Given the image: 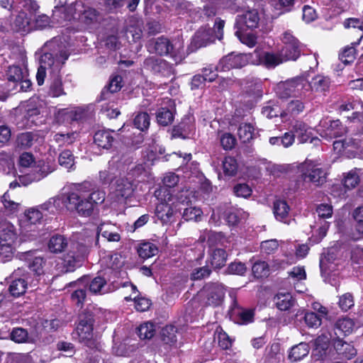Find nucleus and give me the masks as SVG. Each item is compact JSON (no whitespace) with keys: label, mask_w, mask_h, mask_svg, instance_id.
Here are the masks:
<instances>
[{"label":"nucleus","mask_w":363,"mask_h":363,"mask_svg":"<svg viewBox=\"0 0 363 363\" xmlns=\"http://www.w3.org/2000/svg\"><path fill=\"white\" fill-rule=\"evenodd\" d=\"M55 40L45 44V48H48L52 52H45L41 56L40 65L36 74V81L39 86L43 85L46 77V71L48 69L50 73L48 94L52 97H60L66 95L60 72L68 59L69 53L65 48L55 49Z\"/></svg>","instance_id":"nucleus-1"},{"label":"nucleus","mask_w":363,"mask_h":363,"mask_svg":"<svg viewBox=\"0 0 363 363\" xmlns=\"http://www.w3.org/2000/svg\"><path fill=\"white\" fill-rule=\"evenodd\" d=\"M298 178L297 188L306 189L309 184L316 186H320L326 182L327 173L320 165L311 160H306L298 167Z\"/></svg>","instance_id":"nucleus-2"},{"label":"nucleus","mask_w":363,"mask_h":363,"mask_svg":"<svg viewBox=\"0 0 363 363\" xmlns=\"http://www.w3.org/2000/svg\"><path fill=\"white\" fill-rule=\"evenodd\" d=\"M90 186L89 182H84L77 191L66 195V208L70 211H77L82 216H89L92 213L94 206L82 189Z\"/></svg>","instance_id":"nucleus-3"},{"label":"nucleus","mask_w":363,"mask_h":363,"mask_svg":"<svg viewBox=\"0 0 363 363\" xmlns=\"http://www.w3.org/2000/svg\"><path fill=\"white\" fill-rule=\"evenodd\" d=\"M308 91H309L308 81L303 77H297L281 82L276 87V94L281 99L302 96Z\"/></svg>","instance_id":"nucleus-4"},{"label":"nucleus","mask_w":363,"mask_h":363,"mask_svg":"<svg viewBox=\"0 0 363 363\" xmlns=\"http://www.w3.org/2000/svg\"><path fill=\"white\" fill-rule=\"evenodd\" d=\"M118 274V271L110 270L96 276L89 283V291L94 294H104L118 289L120 285L116 280Z\"/></svg>","instance_id":"nucleus-5"},{"label":"nucleus","mask_w":363,"mask_h":363,"mask_svg":"<svg viewBox=\"0 0 363 363\" xmlns=\"http://www.w3.org/2000/svg\"><path fill=\"white\" fill-rule=\"evenodd\" d=\"M57 254L56 267L63 273L73 272L82 265L84 256L79 251H53Z\"/></svg>","instance_id":"nucleus-6"},{"label":"nucleus","mask_w":363,"mask_h":363,"mask_svg":"<svg viewBox=\"0 0 363 363\" xmlns=\"http://www.w3.org/2000/svg\"><path fill=\"white\" fill-rule=\"evenodd\" d=\"M52 18L58 23L69 21L77 13L79 7H83V0H76L67 4V0H55Z\"/></svg>","instance_id":"nucleus-7"},{"label":"nucleus","mask_w":363,"mask_h":363,"mask_svg":"<svg viewBox=\"0 0 363 363\" xmlns=\"http://www.w3.org/2000/svg\"><path fill=\"white\" fill-rule=\"evenodd\" d=\"M94 313L89 310H84L79 317L77 333L81 342L89 346L93 337Z\"/></svg>","instance_id":"nucleus-8"},{"label":"nucleus","mask_w":363,"mask_h":363,"mask_svg":"<svg viewBox=\"0 0 363 363\" xmlns=\"http://www.w3.org/2000/svg\"><path fill=\"white\" fill-rule=\"evenodd\" d=\"M252 53L243 54L232 52L223 57L217 65V69L221 72L228 71L231 69L241 68L248 63L252 64Z\"/></svg>","instance_id":"nucleus-9"},{"label":"nucleus","mask_w":363,"mask_h":363,"mask_svg":"<svg viewBox=\"0 0 363 363\" xmlns=\"http://www.w3.org/2000/svg\"><path fill=\"white\" fill-rule=\"evenodd\" d=\"M201 296L203 297L206 305L213 307L218 306L221 304L223 300L225 289L221 284L208 283L203 286Z\"/></svg>","instance_id":"nucleus-10"},{"label":"nucleus","mask_w":363,"mask_h":363,"mask_svg":"<svg viewBox=\"0 0 363 363\" xmlns=\"http://www.w3.org/2000/svg\"><path fill=\"white\" fill-rule=\"evenodd\" d=\"M252 65H262L268 69L274 68L284 62L280 52H264L256 49L252 52Z\"/></svg>","instance_id":"nucleus-11"},{"label":"nucleus","mask_w":363,"mask_h":363,"mask_svg":"<svg viewBox=\"0 0 363 363\" xmlns=\"http://www.w3.org/2000/svg\"><path fill=\"white\" fill-rule=\"evenodd\" d=\"M312 356L316 360H323L330 357L333 352L330 346V337L325 334L318 336L311 341Z\"/></svg>","instance_id":"nucleus-12"},{"label":"nucleus","mask_w":363,"mask_h":363,"mask_svg":"<svg viewBox=\"0 0 363 363\" xmlns=\"http://www.w3.org/2000/svg\"><path fill=\"white\" fill-rule=\"evenodd\" d=\"M228 242L227 238L222 233H216L205 230L203 231L196 241V247L213 248L219 246L225 247V243Z\"/></svg>","instance_id":"nucleus-13"},{"label":"nucleus","mask_w":363,"mask_h":363,"mask_svg":"<svg viewBox=\"0 0 363 363\" xmlns=\"http://www.w3.org/2000/svg\"><path fill=\"white\" fill-rule=\"evenodd\" d=\"M43 216V212L38 206L27 209L24 213L23 219L21 221L22 233L34 231L36 225L41 223Z\"/></svg>","instance_id":"nucleus-14"},{"label":"nucleus","mask_w":363,"mask_h":363,"mask_svg":"<svg viewBox=\"0 0 363 363\" xmlns=\"http://www.w3.org/2000/svg\"><path fill=\"white\" fill-rule=\"evenodd\" d=\"M259 21L258 12L256 10L247 11L243 14L238 15L236 17L235 27L238 29L236 34L239 31H242L247 28H255L257 27Z\"/></svg>","instance_id":"nucleus-15"},{"label":"nucleus","mask_w":363,"mask_h":363,"mask_svg":"<svg viewBox=\"0 0 363 363\" xmlns=\"http://www.w3.org/2000/svg\"><path fill=\"white\" fill-rule=\"evenodd\" d=\"M228 313L231 319L241 324H247L253 320L254 311L240 307L235 298H233Z\"/></svg>","instance_id":"nucleus-16"},{"label":"nucleus","mask_w":363,"mask_h":363,"mask_svg":"<svg viewBox=\"0 0 363 363\" xmlns=\"http://www.w3.org/2000/svg\"><path fill=\"white\" fill-rule=\"evenodd\" d=\"M147 49L150 52L167 55L173 53L174 45L167 38L162 36L150 40Z\"/></svg>","instance_id":"nucleus-17"},{"label":"nucleus","mask_w":363,"mask_h":363,"mask_svg":"<svg viewBox=\"0 0 363 363\" xmlns=\"http://www.w3.org/2000/svg\"><path fill=\"white\" fill-rule=\"evenodd\" d=\"M17 238L14 225L9 221L0 223V245L2 247H12Z\"/></svg>","instance_id":"nucleus-18"},{"label":"nucleus","mask_w":363,"mask_h":363,"mask_svg":"<svg viewBox=\"0 0 363 363\" xmlns=\"http://www.w3.org/2000/svg\"><path fill=\"white\" fill-rule=\"evenodd\" d=\"M84 115V111L80 108H62L55 113V118L58 123H71L80 120Z\"/></svg>","instance_id":"nucleus-19"},{"label":"nucleus","mask_w":363,"mask_h":363,"mask_svg":"<svg viewBox=\"0 0 363 363\" xmlns=\"http://www.w3.org/2000/svg\"><path fill=\"white\" fill-rule=\"evenodd\" d=\"M104 255L101 258V265L106 266L108 269L105 272H109L110 270L116 271L123 264L122 256L117 252L113 253L111 251H104Z\"/></svg>","instance_id":"nucleus-20"},{"label":"nucleus","mask_w":363,"mask_h":363,"mask_svg":"<svg viewBox=\"0 0 363 363\" xmlns=\"http://www.w3.org/2000/svg\"><path fill=\"white\" fill-rule=\"evenodd\" d=\"M134 189L133 183L127 178H120L115 184L114 193L118 199H126L130 197Z\"/></svg>","instance_id":"nucleus-21"},{"label":"nucleus","mask_w":363,"mask_h":363,"mask_svg":"<svg viewBox=\"0 0 363 363\" xmlns=\"http://www.w3.org/2000/svg\"><path fill=\"white\" fill-rule=\"evenodd\" d=\"M291 131L301 143L307 142L312 137L311 128L301 121H296L292 124Z\"/></svg>","instance_id":"nucleus-22"},{"label":"nucleus","mask_w":363,"mask_h":363,"mask_svg":"<svg viewBox=\"0 0 363 363\" xmlns=\"http://www.w3.org/2000/svg\"><path fill=\"white\" fill-rule=\"evenodd\" d=\"M113 130H99L94 134V140L96 145L104 149L111 147L114 141Z\"/></svg>","instance_id":"nucleus-23"},{"label":"nucleus","mask_w":363,"mask_h":363,"mask_svg":"<svg viewBox=\"0 0 363 363\" xmlns=\"http://www.w3.org/2000/svg\"><path fill=\"white\" fill-rule=\"evenodd\" d=\"M63 206L66 207V195L50 198L44 203L38 206L41 211H48L51 213L61 209Z\"/></svg>","instance_id":"nucleus-24"},{"label":"nucleus","mask_w":363,"mask_h":363,"mask_svg":"<svg viewBox=\"0 0 363 363\" xmlns=\"http://www.w3.org/2000/svg\"><path fill=\"white\" fill-rule=\"evenodd\" d=\"M144 67L154 73H164L169 69V64L163 59L150 57L144 61Z\"/></svg>","instance_id":"nucleus-25"},{"label":"nucleus","mask_w":363,"mask_h":363,"mask_svg":"<svg viewBox=\"0 0 363 363\" xmlns=\"http://www.w3.org/2000/svg\"><path fill=\"white\" fill-rule=\"evenodd\" d=\"M337 251H327L322 253L320 258V268L322 272L328 273L335 270Z\"/></svg>","instance_id":"nucleus-26"},{"label":"nucleus","mask_w":363,"mask_h":363,"mask_svg":"<svg viewBox=\"0 0 363 363\" xmlns=\"http://www.w3.org/2000/svg\"><path fill=\"white\" fill-rule=\"evenodd\" d=\"M215 39L212 28H201L195 33L193 40L196 46L203 47Z\"/></svg>","instance_id":"nucleus-27"},{"label":"nucleus","mask_w":363,"mask_h":363,"mask_svg":"<svg viewBox=\"0 0 363 363\" xmlns=\"http://www.w3.org/2000/svg\"><path fill=\"white\" fill-rule=\"evenodd\" d=\"M38 135L33 132L19 133L16 139V146L21 150H27L33 146L37 140Z\"/></svg>","instance_id":"nucleus-28"},{"label":"nucleus","mask_w":363,"mask_h":363,"mask_svg":"<svg viewBox=\"0 0 363 363\" xmlns=\"http://www.w3.org/2000/svg\"><path fill=\"white\" fill-rule=\"evenodd\" d=\"M311 347L306 342H300L293 346L289 353V359L291 362L300 361L306 357L310 351Z\"/></svg>","instance_id":"nucleus-29"},{"label":"nucleus","mask_w":363,"mask_h":363,"mask_svg":"<svg viewBox=\"0 0 363 363\" xmlns=\"http://www.w3.org/2000/svg\"><path fill=\"white\" fill-rule=\"evenodd\" d=\"M330 83L331 82L329 77L323 75H317L312 79L311 82H308L309 91L325 92L328 91Z\"/></svg>","instance_id":"nucleus-30"},{"label":"nucleus","mask_w":363,"mask_h":363,"mask_svg":"<svg viewBox=\"0 0 363 363\" xmlns=\"http://www.w3.org/2000/svg\"><path fill=\"white\" fill-rule=\"evenodd\" d=\"M339 110L340 112L353 110L354 112L350 119L354 121L362 116L363 112V102L359 100L345 102L339 106Z\"/></svg>","instance_id":"nucleus-31"},{"label":"nucleus","mask_w":363,"mask_h":363,"mask_svg":"<svg viewBox=\"0 0 363 363\" xmlns=\"http://www.w3.org/2000/svg\"><path fill=\"white\" fill-rule=\"evenodd\" d=\"M354 323L349 318L339 319L335 324L334 330L337 336H346L353 331Z\"/></svg>","instance_id":"nucleus-32"},{"label":"nucleus","mask_w":363,"mask_h":363,"mask_svg":"<svg viewBox=\"0 0 363 363\" xmlns=\"http://www.w3.org/2000/svg\"><path fill=\"white\" fill-rule=\"evenodd\" d=\"M28 286V281L23 278H18L11 281L9 287L10 294L14 297L23 295Z\"/></svg>","instance_id":"nucleus-33"},{"label":"nucleus","mask_w":363,"mask_h":363,"mask_svg":"<svg viewBox=\"0 0 363 363\" xmlns=\"http://www.w3.org/2000/svg\"><path fill=\"white\" fill-rule=\"evenodd\" d=\"M77 12L81 13L80 20L87 25L96 22L99 16V13L96 9L90 7L85 9L84 4L83 7H79V10H77Z\"/></svg>","instance_id":"nucleus-34"},{"label":"nucleus","mask_w":363,"mask_h":363,"mask_svg":"<svg viewBox=\"0 0 363 363\" xmlns=\"http://www.w3.org/2000/svg\"><path fill=\"white\" fill-rule=\"evenodd\" d=\"M155 213L163 223H167L171 220L173 216V210L167 202H161L157 205Z\"/></svg>","instance_id":"nucleus-35"},{"label":"nucleus","mask_w":363,"mask_h":363,"mask_svg":"<svg viewBox=\"0 0 363 363\" xmlns=\"http://www.w3.org/2000/svg\"><path fill=\"white\" fill-rule=\"evenodd\" d=\"M122 77L119 75L114 76L110 80L108 85L104 88L101 93V99H107L109 94L117 92L122 87Z\"/></svg>","instance_id":"nucleus-36"},{"label":"nucleus","mask_w":363,"mask_h":363,"mask_svg":"<svg viewBox=\"0 0 363 363\" xmlns=\"http://www.w3.org/2000/svg\"><path fill=\"white\" fill-rule=\"evenodd\" d=\"M118 169L114 162H108L107 167L99 172V179L104 184H110L116 177Z\"/></svg>","instance_id":"nucleus-37"},{"label":"nucleus","mask_w":363,"mask_h":363,"mask_svg":"<svg viewBox=\"0 0 363 363\" xmlns=\"http://www.w3.org/2000/svg\"><path fill=\"white\" fill-rule=\"evenodd\" d=\"M228 255L226 251H209V259L207 262L211 263L214 268H221L226 262Z\"/></svg>","instance_id":"nucleus-38"},{"label":"nucleus","mask_w":363,"mask_h":363,"mask_svg":"<svg viewBox=\"0 0 363 363\" xmlns=\"http://www.w3.org/2000/svg\"><path fill=\"white\" fill-rule=\"evenodd\" d=\"M27 75L26 70L17 65L9 66L6 71V78L9 82L15 84Z\"/></svg>","instance_id":"nucleus-39"},{"label":"nucleus","mask_w":363,"mask_h":363,"mask_svg":"<svg viewBox=\"0 0 363 363\" xmlns=\"http://www.w3.org/2000/svg\"><path fill=\"white\" fill-rule=\"evenodd\" d=\"M301 45H284L280 51L284 62L289 60H296L301 55Z\"/></svg>","instance_id":"nucleus-40"},{"label":"nucleus","mask_w":363,"mask_h":363,"mask_svg":"<svg viewBox=\"0 0 363 363\" xmlns=\"http://www.w3.org/2000/svg\"><path fill=\"white\" fill-rule=\"evenodd\" d=\"M273 211L275 218L282 221L285 220L289 211V206L285 201L278 200L274 203Z\"/></svg>","instance_id":"nucleus-41"},{"label":"nucleus","mask_w":363,"mask_h":363,"mask_svg":"<svg viewBox=\"0 0 363 363\" xmlns=\"http://www.w3.org/2000/svg\"><path fill=\"white\" fill-rule=\"evenodd\" d=\"M304 109V104L301 100H291L286 105L281 116H296L301 113Z\"/></svg>","instance_id":"nucleus-42"},{"label":"nucleus","mask_w":363,"mask_h":363,"mask_svg":"<svg viewBox=\"0 0 363 363\" xmlns=\"http://www.w3.org/2000/svg\"><path fill=\"white\" fill-rule=\"evenodd\" d=\"M277 307L281 311L289 310L294 304V300L291 295L287 294H278L276 297Z\"/></svg>","instance_id":"nucleus-43"},{"label":"nucleus","mask_w":363,"mask_h":363,"mask_svg":"<svg viewBox=\"0 0 363 363\" xmlns=\"http://www.w3.org/2000/svg\"><path fill=\"white\" fill-rule=\"evenodd\" d=\"M11 339L18 343L31 342L33 338L28 335V331L22 328H15L10 334Z\"/></svg>","instance_id":"nucleus-44"},{"label":"nucleus","mask_w":363,"mask_h":363,"mask_svg":"<svg viewBox=\"0 0 363 363\" xmlns=\"http://www.w3.org/2000/svg\"><path fill=\"white\" fill-rule=\"evenodd\" d=\"M30 19V16H28L24 11H21L13 22L16 30L26 31L28 30Z\"/></svg>","instance_id":"nucleus-45"},{"label":"nucleus","mask_w":363,"mask_h":363,"mask_svg":"<svg viewBox=\"0 0 363 363\" xmlns=\"http://www.w3.org/2000/svg\"><path fill=\"white\" fill-rule=\"evenodd\" d=\"M177 328L174 325H166L162 329L161 337L165 344L172 345L177 342Z\"/></svg>","instance_id":"nucleus-46"},{"label":"nucleus","mask_w":363,"mask_h":363,"mask_svg":"<svg viewBox=\"0 0 363 363\" xmlns=\"http://www.w3.org/2000/svg\"><path fill=\"white\" fill-rule=\"evenodd\" d=\"M113 226L110 225L101 224L98 227V233L108 242H118L121 239V236L118 233L113 232L111 228Z\"/></svg>","instance_id":"nucleus-47"},{"label":"nucleus","mask_w":363,"mask_h":363,"mask_svg":"<svg viewBox=\"0 0 363 363\" xmlns=\"http://www.w3.org/2000/svg\"><path fill=\"white\" fill-rule=\"evenodd\" d=\"M157 123L163 126H167L172 123L174 120V114L171 109L162 107L160 108L156 115Z\"/></svg>","instance_id":"nucleus-48"},{"label":"nucleus","mask_w":363,"mask_h":363,"mask_svg":"<svg viewBox=\"0 0 363 363\" xmlns=\"http://www.w3.org/2000/svg\"><path fill=\"white\" fill-rule=\"evenodd\" d=\"M254 128L250 123H242L240 125L238 134L240 140L244 143H249L254 136Z\"/></svg>","instance_id":"nucleus-49"},{"label":"nucleus","mask_w":363,"mask_h":363,"mask_svg":"<svg viewBox=\"0 0 363 363\" xmlns=\"http://www.w3.org/2000/svg\"><path fill=\"white\" fill-rule=\"evenodd\" d=\"M223 170L225 176H235L238 172L236 160L233 157H225L223 161Z\"/></svg>","instance_id":"nucleus-50"},{"label":"nucleus","mask_w":363,"mask_h":363,"mask_svg":"<svg viewBox=\"0 0 363 363\" xmlns=\"http://www.w3.org/2000/svg\"><path fill=\"white\" fill-rule=\"evenodd\" d=\"M67 246V240L62 235L52 236L48 242L49 250H64Z\"/></svg>","instance_id":"nucleus-51"},{"label":"nucleus","mask_w":363,"mask_h":363,"mask_svg":"<svg viewBox=\"0 0 363 363\" xmlns=\"http://www.w3.org/2000/svg\"><path fill=\"white\" fill-rule=\"evenodd\" d=\"M155 327L152 323H145L138 328V334L140 339H150L155 335Z\"/></svg>","instance_id":"nucleus-52"},{"label":"nucleus","mask_w":363,"mask_h":363,"mask_svg":"<svg viewBox=\"0 0 363 363\" xmlns=\"http://www.w3.org/2000/svg\"><path fill=\"white\" fill-rule=\"evenodd\" d=\"M77 136V134L75 132H71L67 133H58L54 135V140L60 146H64L72 144L75 141Z\"/></svg>","instance_id":"nucleus-53"},{"label":"nucleus","mask_w":363,"mask_h":363,"mask_svg":"<svg viewBox=\"0 0 363 363\" xmlns=\"http://www.w3.org/2000/svg\"><path fill=\"white\" fill-rule=\"evenodd\" d=\"M134 125L138 129L143 131L147 130L150 125V117L145 112L138 113L133 121Z\"/></svg>","instance_id":"nucleus-54"},{"label":"nucleus","mask_w":363,"mask_h":363,"mask_svg":"<svg viewBox=\"0 0 363 363\" xmlns=\"http://www.w3.org/2000/svg\"><path fill=\"white\" fill-rule=\"evenodd\" d=\"M252 271L255 277L262 278L267 276L269 273V266L267 263L264 261H258L253 264Z\"/></svg>","instance_id":"nucleus-55"},{"label":"nucleus","mask_w":363,"mask_h":363,"mask_svg":"<svg viewBox=\"0 0 363 363\" xmlns=\"http://www.w3.org/2000/svg\"><path fill=\"white\" fill-rule=\"evenodd\" d=\"M356 57V50L354 46H346L339 54L340 60L345 64H350Z\"/></svg>","instance_id":"nucleus-56"},{"label":"nucleus","mask_w":363,"mask_h":363,"mask_svg":"<svg viewBox=\"0 0 363 363\" xmlns=\"http://www.w3.org/2000/svg\"><path fill=\"white\" fill-rule=\"evenodd\" d=\"M328 130L331 137L340 138L347 132V128L339 120H336L331 122Z\"/></svg>","instance_id":"nucleus-57"},{"label":"nucleus","mask_w":363,"mask_h":363,"mask_svg":"<svg viewBox=\"0 0 363 363\" xmlns=\"http://www.w3.org/2000/svg\"><path fill=\"white\" fill-rule=\"evenodd\" d=\"M38 101L36 99H30L26 106L25 117L28 120L31 118L38 116L40 113L39 106H38Z\"/></svg>","instance_id":"nucleus-58"},{"label":"nucleus","mask_w":363,"mask_h":363,"mask_svg":"<svg viewBox=\"0 0 363 363\" xmlns=\"http://www.w3.org/2000/svg\"><path fill=\"white\" fill-rule=\"evenodd\" d=\"M45 264V261L41 257H35L28 264V267L37 276H40L44 273L43 267Z\"/></svg>","instance_id":"nucleus-59"},{"label":"nucleus","mask_w":363,"mask_h":363,"mask_svg":"<svg viewBox=\"0 0 363 363\" xmlns=\"http://www.w3.org/2000/svg\"><path fill=\"white\" fill-rule=\"evenodd\" d=\"M59 163L61 166L67 169H70L74 166V155L69 150H64L62 152L58 158Z\"/></svg>","instance_id":"nucleus-60"},{"label":"nucleus","mask_w":363,"mask_h":363,"mask_svg":"<svg viewBox=\"0 0 363 363\" xmlns=\"http://www.w3.org/2000/svg\"><path fill=\"white\" fill-rule=\"evenodd\" d=\"M202 211L199 208L196 207H188L184 208L182 217L185 220H198V218L201 217Z\"/></svg>","instance_id":"nucleus-61"},{"label":"nucleus","mask_w":363,"mask_h":363,"mask_svg":"<svg viewBox=\"0 0 363 363\" xmlns=\"http://www.w3.org/2000/svg\"><path fill=\"white\" fill-rule=\"evenodd\" d=\"M220 141L221 146L225 150H232L236 144L235 138L229 133H223L220 136Z\"/></svg>","instance_id":"nucleus-62"},{"label":"nucleus","mask_w":363,"mask_h":363,"mask_svg":"<svg viewBox=\"0 0 363 363\" xmlns=\"http://www.w3.org/2000/svg\"><path fill=\"white\" fill-rule=\"evenodd\" d=\"M344 26L346 28L357 29L359 33L361 39L363 37V21L356 18L346 19L344 21Z\"/></svg>","instance_id":"nucleus-63"},{"label":"nucleus","mask_w":363,"mask_h":363,"mask_svg":"<svg viewBox=\"0 0 363 363\" xmlns=\"http://www.w3.org/2000/svg\"><path fill=\"white\" fill-rule=\"evenodd\" d=\"M306 324L309 328H318L322 323L320 315L313 312L306 313L304 316Z\"/></svg>","instance_id":"nucleus-64"}]
</instances>
